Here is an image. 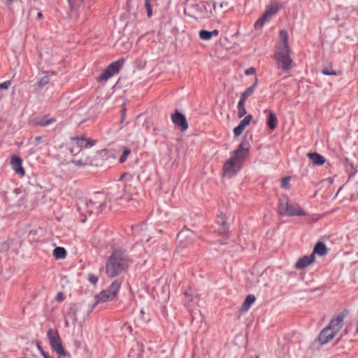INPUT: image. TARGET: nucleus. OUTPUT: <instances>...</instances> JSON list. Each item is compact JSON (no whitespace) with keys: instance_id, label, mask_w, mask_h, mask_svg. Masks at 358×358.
I'll list each match as a JSON object with an SVG mask.
<instances>
[{"instance_id":"obj_33","label":"nucleus","mask_w":358,"mask_h":358,"mask_svg":"<svg viewBox=\"0 0 358 358\" xmlns=\"http://www.w3.org/2000/svg\"><path fill=\"white\" fill-rule=\"evenodd\" d=\"M11 85V82L10 80L5 81L3 83H0V89L7 90Z\"/></svg>"},{"instance_id":"obj_14","label":"nucleus","mask_w":358,"mask_h":358,"mask_svg":"<svg viewBox=\"0 0 358 358\" xmlns=\"http://www.w3.org/2000/svg\"><path fill=\"white\" fill-rule=\"evenodd\" d=\"M315 261V256L313 254L310 255H305L299 258L296 262L295 267L297 269H304Z\"/></svg>"},{"instance_id":"obj_16","label":"nucleus","mask_w":358,"mask_h":358,"mask_svg":"<svg viewBox=\"0 0 358 358\" xmlns=\"http://www.w3.org/2000/svg\"><path fill=\"white\" fill-rule=\"evenodd\" d=\"M252 120V116L249 115L241 121L239 124L234 129V134L235 136H239L243 132L245 128L250 124Z\"/></svg>"},{"instance_id":"obj_18","label":"nucleus","mask_w":358,"mask_h":358,"mask_svg":"<svg viewBox=\"0 0 358 358\" xmlns=\"http://www.w3.org/2000/svg\"><path fill=\"white\" fill-rule=\"evenodd\" d=\"M222 217V224H220L218 233L220 236H222L224 240L227 239L229 237V228L227 224H226V216L224 215H221Z\"/></svg>"},{"instance_id":"obj_30","label":"nucleus","mask_w":358,"mask_h":358,"mask_svg":"<svg viewBox=\"0 0 358 358\" xmlns=\"http://www.w3.org/2000/svg\"><path fill=\"white\" fill-rule=\"evenodd\" d=\"M145 6L147 11V15L148 17H150L152 15V12L151 9V5L150 3L149 0H145Z\"/></svg>"},{"instance_id":"obj_24","label":"nucleus","mask_w":358,"mask_h":358,"mask_svg":"<svg viewBox=\"0 0 358 358\" xmlns=\"http://www.w3.org/2000/svg\"><path fill=\"white\" fill-rule=\"evenodd\" d=\"M53 256L57 259H64L66 256V252L64 248L57 247L53 250Z\"/></svg>"},{"instance_id":"obj_23","label":"nucleus","mask_w":358,"mask_h":358,"mask_svg":"<svg viewBox=\"0 0 358 358\" xmlns=\"http://www.w3.org/2000/svg\"><path fill=\"white\" fill-rule=\"evenodd\" d=\"M267 125L271 129L273 130L276 127L277 119L275 114L273 112H270L268 119H267Z\"/></svg>"},{"instance_id":"obj_36","label":"nucleus","mask_w":358,"mask_h":358,"mask_svg":"<svg viewBox=\"0 0 358 358\" xmlns=\"http://www.w3.org/2000/svg\"><path fill=\"white\" fill-rule=\"evenodd\" d=\"M56 299L58 301H63L64 296L62 292H58L56 295Z\"/></svg>"},{"instance_id":"obj_31","label":"nucleus","mask_w":358,"mask_h":358,"mask_svg":"<svg viewBox=\"0 0 358 358\" xmlns=\"http://www.w3.org/2000/svg\"><path fill=\"white\" fill-rule=\"evenodd\" d=\"M289 180H290V178L289 177H286V178H284L282 181H281V187L282 188H289Z\"/></svg>"},{"instance_id":"obj_32","label":"nucleus","mask_w":358,"mask_h":358,"mask_svg":"<svg viewBox=\"0 0 358 358\" xmlns=\"http://www.w3.org/2000/svg\"><path fill=\"white\" fill-rule=\"evenodd\" d=\"M322 73L324 75H327V76H336V75H337L336 71H335L334 70H329L327 69H322Z\"/></svg>"},{"instance_id":"obj_9","label":"nucleus","mask_w":358,"mask_h":358,"mask_svg":"<svg viewBox=\"0 0 358 358\" xmlns=\"http://www.w3.org/2000/svg\"><path fill=\"white\" fill-rule=\"evenodd\" d=\"M71 141L72 148H71V152L73 155L79 153L83 148H90L96 143V141L85 137H74L71 138Z\"/></svg>"},{"instance_id":"obj_35","label":"nucleus","mask_w":358,"mask_h":358,"mask_svg":"<svg viewBox=\"0 0 358 358\" xmlns=\"http://www.w3.org/2000/svg\"><path fill=\"white\" fill-rule=\"evenodd\" d=\"M255 72H256V69L253 67H250V68L247 69L245 71V74L246 76H250V75H252V74L255 73Z\"/></svg>"},{"instance_id":"obj_37","label":"nucleus","mask_w":358,"mask_h":358,"mask_svg":"<svg viewBox=\"0 0 358 358\" xmlns=\"http://www.w3.org/2000/svg\"><path fill=\"white\" fill-rule=\"evenodd\" d=\"M42 140V137L41 136H36L34 139V142L33 143H34L35 145H36L38 143H39Z\"/></svg>"},{"instance_id":"obj_28","label":"nucleus","mask_w":358,"mask_h":358,"mask_svg":"<svg viewBox=\"0 0 358 358\" xmlns=\"http://www.w3.org/2000/svg\"><path fill=\"white\" fill-rule=\"evenodd\" d=\"M50 82V78L48 76H43L41 78L39 82L38 83V87L39 88H43L45 87L47 84H48Z\"/></svg>"},{"instance_id":"obj_25","label":"nucleus","mask_w":358,"mask_h":358,"mask_svg":"<svg viewBox=\"0 0 358 358\" xmlns=\"http://www.w3.org/2000/svg\"><path fill=\"white\" fill-rule=\"evenodd\" d=\"M245 101H242L241 99L239 100V101L238 103V106H237V108H238L237 115L240 118L243 117L246 114V113H247L245 107Z\"/></svg>"},{"instance_id":"obj_29","label":"nucleus","mask_w":358,"mask_h":358,"mask_svg":"<svg viewBox=\"0 0 358 358\" xmlns=\"http://www.w3.org/2000/svg\"><path fill=\"white\" fill-rule=\"evenodd\" d=\"M130 153H131L130 150L124 149V150L123 151V153L122 154V155L120 157V159H119L120 162L124 163L127 160V157L129 156V155Z\"/></svg>"},{"instance_id":"obj_5","label":"nucleus","mask_w":358,"mask_h":358,"mask_svg":"<svg viewBox=\"0 0 358 358\" xmlns=\"http://www.w3.org/2000/svg\"><path fill=\"white\" fill-rule=\"evenodd\" d=\"M120 285L121 282L119 280L113 281L107 289L102 291L96 296V301L98 303L106 302L114 299L117 296Z\"/></svg>"},{"instance_id":"obj_34","label":"nucleus","mask_w":358,"mask_h":358,"mask_svg":"<svg viewBox=\"0 0 358 358\" xmlns=\"http://www.w3.org/2000/svg\"><path fill=\"white\" fill-rule=\"evenodd\" d=\"M88 280L92 284H96L98 281V278L96 276H95L93 274H89L88 275Z\"/></svg>"},{"instance_id":"obj_7","label":"nucleus","mask_w":358,"mask_h":358,"mask_svg":"<svg viewBox=\"0 0 358 358\" xmlns=\"http://www.w3.org/2000/svg\"><path fill=\"white\" fill-rule=\"evenodd\" d=\"M124 62V59H120L114 62H112L107 66V68L103 71L101 75L97 78V81H106L108 79L111 78L115 74L118 73Z\"/></svg>"},{"instance_id":"obj_45","label":"nucleus","mask_w":358,"mask_h":358,"mask_svg":"<svg viewBox=\"0 0 358 358\" xmlns=\"http://www.w3.org/2000/svg\"><path fill=\"white\" fill-rule=\"evenodd\" d=\"M213 9L215 10L216 9V4L215 3H213Z\"/></svg>"},{"instance_id":"obj_1","label":"nucleus","mask_w":358,"mask_h":358,"mask_svg":"<svg viewBox=\"0 0 358 358\" xmlns=\"http://www.w3.org/2000/svg\"><path fill=\"white\" fill-rule=\"evenodd\" d=\"M250 143L243 140L238 148L231 153L230 158L224 164L223 176L231 178L242 169L243 164L249 156Z\"/></svg>"},{"instance_id":"obj_4","label":"nucleus","mask_w":358,"mask_h":358,"mask_svg":"<svg viewBox=\"0 0 358 358\" xmlns=\"http://www.w3.org/2000/svg\"><path fill=\"white\" fill-rule=\"evenodd\" d=\"M278 213L287 216L306 215V211L298 203L290 201L287 196L280 198Z\"/></svg>"},{"instance_id":"obj_2","label":"nucleus","mask_w":358,"mask_h":358,"mask_svg":"<svg viewBox=\"0 0 358 358\" xmlns=\"http://www.w3.org/2000/svg\"><path fill=\"white\" fill-rule=\"evenodd\" d=\"M274 58L277 67L289 72L293 67V61L290 57V50L288 44V34L286 30H281L279 34V41L275 47Z\"/></svg>"},{"instance_id":"obj_20","label":"nucleus","mask_w":358,"mask_h":358,"mask_svg":"<svg viewBox=\"0 0 358 358\" xmlns=\"http://www.w3.org/2000/svg\"><path fill=\"white\" fill-rule=\"evenodd\" d=\"M257 84L258 79L256 77L253 85L245 90V92L241 94L240 99L246 101V100L254 93Z\"/></svg>"},{"instance_id":"obj_27","label":"nucleus","mask_w":358,"mask_h":358,"mask_svg":"<svg viewBox=\"0 0 358 358\" xmlns=\"http://www.w3.org/2000/svg\"><path fill=\"white\" fill-rule=\"evenodd\" d=\"M199 37L202 40L208 41L211 37L210 31L207 30H201L199 31Z\"/></svg>"},{"instance_id":"obj_40","label":"nucleus","mask_w":358,"mask_h":358,"mask_svg":"<svg viewBox=\"0 0 358 358\" xmlns=\"http://www.w3.org/2000/svg\"><path fill=\"white\" fill-rule=\"evenodd\" d=\"M44 358H53L52 357H50L48 352H43V355H42Z\"/></svg>"},{"instance_id":"obj_3","label":"nucleus","mask_w":358,"mask_h":358,"mask_svg":"<svg viewBox=\"0 0 358 358\" xmlns=\"http://www.w3.org/2000/svg\"><path fill=\"white\" fill-rule=\"evenodd\" d=\"M129 264L125 251L117 249L108 258L106 262L105 272L109 277H115L127 269Z\"/></svg>"},{"instance_id":"obj_13","label":"nucleus","mask_w":358,"mask_h":358,"mask_svg":"<svg viewBox=\"0 0 358 358\" xmlns=\"http://www.w3.org/2000/svg\"><path fill=\"white\" fill-rule=\"evenodd\" d=\"M194 236L195 235L192 231L185 230L178 234V239L185 246H187L192 243Z\"/></svg>"},{"instance_id":"obj_39","label":"nucleus","mask_w":358,"mask_h":358,"mask_svg":"<svg viewBox=\"0 0 358 358\" xmlns=\"http://www.w3.org/2000/svg\"><path fill=\"white\" fill-rule=\"evenodd\" d=\"M37 348L38 350H39V352L41 353V355H43V352H45L43 349L42 348V347L40 345L39 343H37Z\"/></svg>"},{"instance_id":"obj_43","label":"nucleus","mask_w":358,"mask_h":358,"mask_svg":"<svg viewBox=\"0 0 358 358\" xmlns=\"http://www.w3.org/2000/svg\"><path fill=\"white\" fill-rule=\"evenodd\" d=\"M37 16L39 18H42L43 17V14L41 13H38Z\"/></svg>"},{"instance_id":"obj_17","label":"nucleus","mask_w":358,"mask_h":358,"mask_svg":"<svg viewBox=\"0 0 358 358\" xmlns=\"http://www.w3.org/2000/svg\"><path fill=\"white\" fill-rule=\"evenodd\" d=\"M307 156L312 161L314 166H322L326 162L325 158L317 152H308Z\"/></svg>"},{"instance_id":"obj_26","label":"nucleus","mask_w":358,"mask_h":358,"mask_svg":"<svg viewBox=\"0 0 358 358\" xmlns=\"http://www.w3.org/2000/svg\"><path fill=\"white\" fill-rule=\"evenodd\" d=\"M73 162L78 166H85L87 165H90L92 164V160L90 157H85L84 159H73Z\"/></svg>"},{"instance_id":"obj_22","label":"nucleus","mask_w":358,"mask_h":358,"mask_svg":"<svg viewBox=\"0 0 358 358\" xmlns=\"http://www.w3.org/2000/svg\"><path fill=\"white\" fill-rule=\"evenodd\" d=\"M255 296L254 295H248L241 306V311L245 312L249 310L251 305L255 301Z\"/></svg>"},{"instance_id":"obj_21","label":"nucleus","mask_w":358,"mask_h":358,"mask_svg":"<svg viewBox=\"0 0 358 358\" xmlns=\"http://www.w3.org/2000/svg\"><path fill=\"white\" fill-rule=\"evenodd\" d=\"M327 252V249L326 245L322 242H318L315 245L313 252L312 254H313L314 255L315 254H317L320 256H323V255H326Z\"/></svg>"},{"instance_id":"obj_42","label":"nucleus","mask_w":358,"mask_h":358,"mask_svg":"<svg viewBox=\"0 0 358 358\" xmlns=\"http://www.w3.org/2000/svg\"><path fill=\"white\" fill-rule=\"evenodd\" d=\"M191 7H192V8H195V9H196V8L199 7V6H198L196 3H195V4H192V5H191Z\"/></svg>"},{"instance_id":"obj_46","label":"nucleus","mask_w":358,"mask_h":358,"mask_svg":"<svg viewBox=\"0 0 358 358\" xmlns=\"http://www.w3.org/2000/svg\"><path fill=\"white\" fill-rule=\"evenodd\" d=\"M124 114H125V109H123L122 110V115H124Z\"/></svg>"},{"instance_id":"obj_41","label":"nucleus","mask_w":358,"mask_h":358,"mask_svg":"<svg viewBox=\"0 0 358 358\" xmlns=\"http://www.w3.org/2000/svg\"><path fill=\"white\" fill-rule=\"evenodd\" d=\"M185 296H186L187 298H188V301H192V297L187 292H185Z\"/></svg>"},{"instance_id":"obj_47","label":"nucleus","mask_w":358,"mask_h":358,"mask_svg":"<svg viewBox=\"0 0 358 358\" xmlns=\"http://www.w3.org/2000/svg\"><path fill=\"white\" fill-rule=\"evenodd\" d=\"M7 1H8V3H10L13 1V0H7Z\"/></svg>"},{"instance_id":"obj_10","label":"nucleus","mask_w":358,"mask_h":358,"mask_svg":"<svg viewBox=\"0 0 358 358\" xmlns=\"http://www.w3.org/2000/svg\"><path fill=\"white\" fill-rule=\"evenodd\" d=\"M171 120L181 131H184L188 129L189 125L186 117L178 110H176L175 113L171 115Z\"/></svg>"},{"instance_id":"obj_44","label":"nucleus","mask_w":358,"mask_h":358,"mask_svg":"<svg viewBox=\"0 0 358 358\" xmlns=\"http://www.w3.org/2000/svg\"><path fill=\"white\" fill-rule=\"evenodd\" d=\"M69 3L72 6L73 0H68Z\"/></svg>"},{"instance_id":"obj_12","label":"nucleus","mask_w":358,"mask_h":358,"mask_svg":"<svg viewBox=\"0 0 358 358\" xmlns=\"http://www.w3.org/2000/svg\"><path fill=\"white\" fill-rule=\"evenodd\" d=\"M343 320L344 315L340 314L331 319L328 327L337 334L343 326Z\"/></svg>"},{"instance_id":"obj_15","label":"nucleus","mask_w":358,"mask_h":358,"mask_svg":"<svg viewBox=\"0 0 358 358\" xmlns=\"http://www.w3.org/2000/svg\"><path fill=\"white\" fill-rule=\"evenodd\" d=\"M336 335V334L327 326L320 332L318 339L320 343L326 344L331 341Z\"/></svg>"},{"instance_id":"obj_48","label":"nucleus","mask_w":358,"mask_h":358,"mask_svg":"<svg viewBox=\"0 0 358 358\" xmlns=\"http://www.w3.org/2000/svg\"><path fill=\"white\" fill-rule=\"evenodd\" d=\"M21 358H26V357H21Z\"/></svg>"},{"instance_id":"obj_11","label":"nucleus","mask_w":358,"mask_h":358,"mask_svg":"<svg viewBox=\"0 0 358 358\" xmlns=\"http://www.w3.org/2000/svg\"><path fill=\"white\" fill-rule=\"evenodd\" d=\"M10 165L12 169L20 176L22 177L25 175L24 169L22 166V160L17 156L13 155L10 159Z\"/></svg>"},{"instance_id":"obj_8","label":"nucleus","mask_w":358,"mask_h":358,"mask_svg":"<svg viewBox=\"0 0 358 358\" xmlns=\"http://www.w3.org/2000/svg\"><path fill=\"white\" fill-rule=\"evenodd\" d=\"M52 348L59 355L65 356V351L62 345L60 337L57 331L50 329L47 333Z\"/></svg>"},{"instance_id":"obj_19","label":"nucleus","mask_w":358,"mask_h":358,"mask_svg":"<svg viewBox=\"0 0 358 358\" xmlns=\"http://www.w3.org/2000/svg\"><path fill=\"white\" fill-rule=\"evenodd\" d=\"M55 119H47L46 117H36L32 120V124L35 126L45 127L48 124L55 122Z\"/></svg>"},{"instance_id":"obj_38","label":"nucleus","mask_w":358,"mask_h":358,"mask_svg":"<svg viewBox=\"0 0 358 358\" xmlns=\"http://www.w3.org/2000/svg\"><path fill=\"white\" fill-rule=\"evenodd\" d=\"M211 37L213 36H217L219 34V31L217 29H214L213 31H210Z\"/></svg>"},{"instance_id":"obj_6","label":"nucleus","mask_w":358,"mask_h":358,"mask_svg":"<svg viewBox=\"0 0 358 358\" xmlns=\"http://www.w3.org/2000/svg\"><path fill=\"white\" fill-rule=\"evenodd\" d=\"M280 8L281 6L278 3H273L268 6L264 13L255 22V28L256 29H261L264 23L275 15Z\"/></svg>"}]
</instances>
